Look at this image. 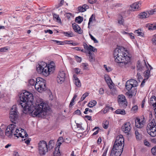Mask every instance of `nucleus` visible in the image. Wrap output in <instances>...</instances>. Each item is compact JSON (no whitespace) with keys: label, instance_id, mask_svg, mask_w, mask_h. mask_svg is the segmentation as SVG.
Segmentation results:
<instances>
[{"label":"nucleus","instance_id":"obj_1","mask_svg":"<svg viewBox=\"0 0 156 156\" xmlns=\"http://www.w3.org/2000/svg\"><path fill=\"white\" fill-rule=\"evenodd\" d=\"M20 100L17 104L20 108H23V111L30 112L33 116L44 117L48 110V105L44 102L40 101L37 102L35 105L33 104L34 99L33 94L27 91L21 94Z\"/></svg>","mask_w":156,"mask_h":156},{"label":"nucleus","instance_id":"obj_2","mask_svg":"<svg viewBox=\"0 0 156 156\" xmlns=\"http://www.w3.org/2000/svg\"><path fill=\"white\" fill-rule=\"evenodd\" d=\"M115 61L119 63V66L122 68H127L131 65L130 58L127 51H122L121 49L116 48L113 53Z\"/></svg>","mask_w":156,"mask_h":156},{"label":"nucleus","instance_id":"obj_3","mask_svg":"<svg viewBox=\"0 0 156 156\" xmlns=\"http://www.w3.org/2000/svg\"><path fill=\"white\" fill-rule=\"evenodd\" d=\"M83 46L85 49L87 50V52L86 53V56L88 57V60L91 62L95 61V56L94 52H97V49L91 45H88L86 43H83Z\"/></svg>","mask_w":156,"mask_h":156},{"label":"nucleus","instance_id":"obj_4","mask_svg":"<svg viewBox=\"0 0 156 156\" xmlns=\"http://www.w3.org/2000/svg\"><path fill=\"white\" fill-rule=\"evenodd\" d=\"M46 81L42 78L37 77L36 79L35 84V89L39 92H42L46 90Z\"/></svg>","mask_w":156,"mask_h":156},{"label":"nucleus","instance_id":"obj_5","mask_svg":"<svg viewBox=\"0 0 156 156\" xmlns=\"http://www.w3.org/2000/svg\"><path fill=\"white\" fill-rule=\"evenodd\" d=\"M147 129L148 133L151 136H156V123L154 119H152L151 122L148 124Z\"/></svg>","mask_w":156,"mask_h":156},{"label":"nucleus","instance_id":"obj_6","mask_svg":"<svg viewBox=\"0 0 156 156\" xmlns=\"http://www.w3.org/2000/svg\"><path fill=\"white\" fill-rule=\"evenodd\" d=\"M38 149L41 156L45 155L48 151V145L46 141L41 140L38 143Z\"/></svg>","mask_w":156,"mask_h":156},{"label":"nucleus","instance_id":"obj_7","mask_svg":"<svg viewBox=\"0 0 156 156\" xmlns=\"http://www.w3.org/2000/svg\"><path fill=\"white\" fill-rule=\"evenodd\" d=\"M9 118L11 121L14 123H16L18 115V112L16 105H13L10 110V112Z\"/></svg>","mask_w":156,"mask_h":156},{"label":"nucleus","instance_id":"obj_8","mask_svg":"<svg viewBox=\"0 0 156 156\" xmlns=\"http://www.w3.org/2000/svg\"><path fill=\"white\" fill-rule=\"evenodd\" d=\"M125 86L126 89L128 91V92L126 93L128 95L132 97L133 95L136 94L137 92L136 89L133 88V85L129 80L127 81Z\"/></svg>","mask_w":156,"mask_h":156},{"label":"nucleus","instance_id":"obj_9","mask_svg":"<svg viewBox=\"0 0 156 156\" xmlns=\"http://www.w3.org/2000/svg\"><path fill=\"white\" fill-rule=\"evenodd\" d=\"M118 102L121 108H125L127 105V101L125 97L122 94L118 95L117 97Z\"/></svg>","mask_w":156,"mask_h":156},{"label":"nucleus","instance_id":"obj_10","mask_svg":"<svg viewBox=\"0 0 156 156\" xmlns=\"http://www.w3.org/2000/svg\"><path fill=\"white\" fill-rule=\"evenodd\" d=\"M16 129V126L14 124L9 125L6 129L5 135L8 137L11 138L13 135L14 131Z\"/></svg>","mask_w":156,"mask_h":156},{"label":"nucleus","instance_id":"obj_11","mask_svg":"<svg viewBox=\"0 0 156 156\" xmlns=\"http://www.w3.org/2000/svg\"><path fill=\"white\" fill-rule=\"evenodd\" d=\"M65 77L66 75L64 72L63 71H60L57 78V82L59 83H62L65 80Z\"/></svg>","mask_w":156,"mask_h":156},{"label":"nucleus","instance_id":"obj_12","mask_svg":"<svg viewBox=\"0 0 156 156\" xmlns=\"http://www.w3.org/2000/svg\"><path fill=\"white\" fill-rule=\"evenodd\" d=\"M50 64L47 65V76H48L50 74L53 73L55 70V67L54 65V63L51 62L50 63Z\"/></svg>","mask_w":156,"mask_h":156},{"label":"nucleus","instance_id":"obj_13","mask_svg":"<svg viewBox=\"0 0 156 156\" xmlns=\"http://www.w3.org/2000/svg\"><path fill=\"white\" fill-rule=\"evenodd\" d=\"M131 128L130 123L129 122H126L124 123L122 127V131L125 133H128Z\"/></svg>","mask_w":156,"mask_h":156},{"label":"nucleus","instance_id":"obj_14","mask_svg":"<svg viewBox=\"0 0 156 156\" xmlns=\"http://www.w3.org/2000/svg\"><path fill=\"white\" fill-rule=\"evenodd\" d=\"M135 125L136 127L141 128L143 126L144 121V119H140L137 118L135 120Z\"/></svg>","mask_w":156,"mask_h":156},{"label":"nucleus","instance_id":"obj_15","mask_svg":"<svg viewBox=\"0 0 156 156\" xmlns=\"http://www.w3.org/2000/svg\"><path fill=\"white\" fill-rule=\"evenodd\" d=\"M124 139L123 136L122 135L117 136L116 138L115 141V143L117 144H122V145L124 146Z\"/></svg>","mask_w":156,"mask_h":156},{"label":"nucleus","instance_id":"obj_16","mask_svg":"<svg viewBox=\"0 0 156 156\" xmlns=\"http://www.w3.org/2000/svg\"><path fill=\"white\" fill-rule=\"evenodd\" d=\"M141 3L140 2H136L133 3L130 5L131 8V10L136 11L139 10V8L141 6Z\"/></svg>","mask_w":156,"mask_h":156},{"label":"nucleus","instance_id":"obj_17","mask_svg":"<svg viewBox=\"0 0 156 156\" xmlns=\"http://www.w3.org/2000/svg\"><path fill=\"white\" fill-rule=\"evenodd\" d=\"M123 151L112 149L110 156H120Z\"/></svg>","mask_w":156,"mask_h":156},{"label":"nucleus","instance_id":"obj_18","mask_svg":"<svg viewBox=\"0 0 156 156\" xmlns=\"http://www.w3.org/2000/svg\"><path fill=\"white\" fill-rule=\"evenodd\" d=\"M44 62L43 61H41L39 62L38 65H37L36 66L37 68V72L41 74V73L42 72V70H41L42 68H43V66H44Z\"/></svg>","mask_w":156,"mask_h":156},{"label":"nucleus","instance_id":"obj_19","mask_svg":"<svg viewBox=\"0 0 156 156\" xmlns=\"http://www.w3.org/2000/svg\"><path fill=\"white\" fill-rule=\"evenodd\" d=\"M124 146L122 145V144H118L114 143L112 149H115V150H122L123 151Z\"/></svg>","mask_w":156,"mask_h":156},{"label":"nucleus","instance_id":"obj_20","mask_svg":"<svg viewBox=\"0 0 156 156\" xmlns=\"http://www.w3.org/2000/svg\"><path fill=\"white\" fill-rule=\"evenodd\" d=\"M89 8V6L85 4L82 6H79L78 7V9L79 12H83Z\"/></svg>","mask_w":156,"mask_h":156},{"label":"nucleus","instance_id":"obj_21","mask_svg":"<svg viewBox=\"0 0 156 156\" xmlns=\"http://www.w3.org/2000/svg\"><path fill=\"white\" fill-rule=\"evenodd\" d=\"M44 66H43V68H42L41 70L43 71L41 73V74L44 75L45 76H47L48 73H47V64L46 63L44 62Z\"/></svg>","mask_w":156,"mask_h":156},{"label":"nucleus","instance_id":"obj_22","mask_svg":"<svg viewBox=\"0 0 156 156\" xmlns=\"http://www.w3.org/2000/svg\"><path fill=\"white\" fill-rule=\"evenodd\" d=\"M138 17L140 19H144L149 17V15L148 14L147 11L141 12L138 15Z\"/></svg>","mask_w":156,"mask_h":156},{"label":"nucleus","instance_id":"obj_23","mask_svg":"<svg viewBox=\"0 0 156 156\" xmlns=\"http://www.w3.org/2000/svg\"><path fill=\"white\" fill-rule=\"evenodd\" d=\"M59 147L57 146L55 147V151L53 153V156H60L61 154L59 150Z\"/></svg>","mask_w":156,"mask_h":156},{"label":"nucleus","instance_id":"obj_24","mask_svg":"<svg viewBox=\"0 0 156 156\" xmlns=\"http://www.w3.org/2000/svg\"><path fill=\"white\" fill-rule=\"evenodd\" d=\"M150 103L152 105L154 108L156 107V98L154 96H152L150 98Z\"/></svg>","mask_w":156,"mask_h":156},{"label":"nucleus","instance_id":"obj_25","mask_svg":"<svg viewBox=\"0 0 156 156\" xmlns=\"http://www.w3.org/2000/svg\"><path fill=\"white\" fill-rule=\"evenodd\" d=\"M104 77L106 83L108 84L109 83L111 85H112V82L110 77L107 75H105Z\"/></svg>","mask_w":156,"mask_h":156},{"label":"nucleus","instance_id":"obj_26","mask_svg":"<svg viewBox=\"0 0 156 156\" xmlns=\"http://www.w3.org/2000/svg\"><path fill=\"white\" fill-rule=\"evenodd\" d=\"M54 142L53 140H50L48 144V151L52 149L54 147Z\"/></svg>","mask_w":156,"mask_h":156},{"label":"nucleus","instance_id":"obj_27","mask_svg":"<svg viewBox=\"0 0 156 156\" xmlns=\"http://www.w3.org/2000/svg\"><path fill=\"white\" fill-rule=\"evenodd\" d=\"M128 80L133 85V88H135V87L138 86V83L136 80L133 79H131Z\"/></svg>","mask_w":156,"mask_h":156},{"label":"nucleus","instance_id":"obj_28","mask_svg":"<svg viewBox=\"0 0 156 156\" xmlns=\"http://www.w3.org/2000/svg\"><path fill=\"white\" fill-rule=\"evenodd\" d=\"M150 71L149 69L146 70L144 73V77L146 79H148L150 76Z\"/></svg>","mask_w":156,"mask_h":156},{"label":"nucleus","instance_id":"obj_29","mask_svg":"<svg viewBox=\"0 0 156 156\" xmlns=\"http://www.w3.org/2000/svg\"><path fill=\"white\" fill-rule=\"evenodd\" d=\"M74 83L76 86L78 87L81 86V83L80 80L78 78H74Z\"/></svg>","mask_w":156,"mask_h":156},{"label":"nucleus","instance_id":"obj_30","mask_svg":"<svg viewBox=\"0 0 156 156\" xmlns=\"http://www.w3.org/2000/svg\"><path fill=\"white\" fill-rule=\"evenodd\" d=\"M83 17L79 16L76 18L75 22L78 23H80L83 21Z\"/></svg>","mask_w":156,"mask_h":156},{"label":"nucleus","instance_id":"obj_31","mask_svg":"<svg viewBox=\"0 0 156 156\" xmlns=\"http://www.w3.org/2000/svg\"><path fill=\"white\" fill-rule=\"evenodd\" d=\"M97 104V102L95 100L90 101L88 104L87 106L90 108H92L95 106Z\"/></svg>","mask_w":156,"mask_h":156},{"label":"nucleus","instance_id":"obj_32","mask_svg":"<svg viewBox=\"0 0 156 156\" xmlns=\"http://www.w3.org/2000/svg\"><path fill=\"white\" fill-rule=\"evenodd\" d=\"M117 114L124 115L126 114L125 111L124 109H118L115 111Z\"/></svg>","mask_w":156,"mask_h":156},{"label":"nucleus","instance_id":"obj_33","mask_svg":"<svg viewBox=\"0 0 156 156\" xmlns=\"http://www.w3.org/2000/svg\"><path fill=\"white\" fill-rule=\"evenodd\" d=\"M134 33L138 36L142 37L144 35V33L141 31V30L140 29L135 30Z\"/></svg>","mask_w":156,"mask_h":156},{"label":"nucleus","instance_id":"obj_34","mask_svg":"<svg viewBox=\"0 0 156 156\" xmlns=\"http://www.w3.org/2000/svg\"><path fill=\"white\" fill-rule=\"evenodd\" d=\"M95 20V14H93L90 18L89 19V22L88 23V26H89L90 24V23H91L92 22L94 21Z\"/></svg>","mask_w":156,"mask_h":156},{"label":"nucleus","instance_id":"obj_35","mask_svg":"<svg viewBox=\"0 0 156 156\" xmlns=\"http://www.w3.org/2000/svg\"><path fill=\"white\" fill-rule=\"evenodd\" d=\"M72 27L73 29L75 32L76 30H78L79 29L80 27L77 24L75 23L72 24Z\"/></svg>","mask_w":156,"mask_h":156},{"label":"nucleus","instance_id":"obj_36","mask_svg":"<svg viewBox=\"0 0 156 156\" xmlns=\"http://www.w3.org/2000/svg\"><path fill=\"white\" fill-rule=\"evenodd\" d=\"M135 134L136 139L138 140H140L142 138V135L140 134L137 131L135 132Z\"/></svg>","mask_w":156,"mask_h":156},{"label":"nucleus","instance_id":"obj_37","mask_svg":"<svg viewBox=\"0 0 156 156\" xmlns=\"http://www.w3.org/2000/svg\"><path fill=\"white\" fill-rule=\"evenodd\" d=\"M53 41L54 42H55L58 45H64V44L65 43H66V44H68V41H66V42L65 43V41H59L56 40H53Z\"/></svg>","mask_w":156,"mask_h":156},{"label":"nucleus","instance_id":"obj_38","mask_svg":"<svg viewBox=\"0 0 156 156\" xmlns=\"http://www.w3.org/2000/svg\"><path fill=\"white\" fill-rule=\"evenodd\" d=\"M63 141V138L62 137H60L58 139L57 141V144H58L57 146L60 147Z\"/></svg>","mask_w":156,"mask_h":156},{"label":"nucleus","instance_id":"obj_39","mask_svg":"<svg viewBox=\"0 0 156 156\" xmlns=\"http://www.w3.org/2000/svg\"><path fill=\"white\" fill-rule=\"evenodd\" d=\"M148 15H149V17L151 15H152L156 12V9H152L151 10L147 11Z\"/></svg>","mask_w":156,"mask_h":156},{"label":"nucleus","instance_id":"obj_40","mask_svg":"<svg viewBox=\"0 0 156 156\" xmlns=\"http://www.w3.org/2000/svg\"><path fill=\"white\" fill-rule=\"evenodd\" d=\"M77 128L80 132H83L84 130V129L82 127L81 125L79 123H76Z\"/></svg>","mask_w":156,"mask_h":156},{"label":"nucleus","instance_id":"obj_41","mask_svg":"<svg viewBox=\"0 0 156 156\" xmlns=\"http://www.w3.org/2000/svg\"><path fill=\"white\" fill-rule=\"evenodd\" d=\"M151 41L153 44L156 45V34L152 36Z\"/></svg>","mask_w":156,"mask_h":156},{"label":"nucleus","instance_id":"obj_42","mask_svg":"<svg viewBox=\"0 0 156 156\" xmlns=\"http://www.w3.org/2000/svg\"><path fill=\"white\" fill-rule=\"evenodd\" d=\"M29 83L30 84V85L33 86H34L35 87V84L36 83V80H35L34 79H30L29 80Z\"/></svg>","mask_w":156,"mask_h":156},{"label":"nucleus","instance_id":"obj_43","mask_svg":"<svg viewBox=\"0 0 156 156\" xmlns=\"http://www.w3.org/2000/svg\"><path fill=\"white\" fill-rule=\"evenodd\" d=\"M64 3V2L63 1V0H60L59 2L55 5L56 8L58 9L59 7L63 5Z\"/></svg>","mask_w":156,"mask_h":156},{"label":"nucleus","instance_id":"obj_44","mask_svg":"<svg viewBox=\"0 0 156 156\" xmlns=\"http://www.w3.org/2000/svg\"><path fill=\"white\" fill-rule=\"evenodd\" d=\"M77 97V95L76 94H75L73 98H72V100H71V101L70 103V104H69L70 106H72L74 104H73V103L74 102V100L76 99V98Z\"/></svg>","mask_w":156,"mask_h":156},{"label":"nucleus","instance_id":"obj_45","mask_svg":"<svg viewBox=\"0 0 156 156\" xmlns=\"http://www.w3.org/2000/svg\"><path fill=\"white\" fill-rule=\"evenodd\" d=\"M53 16L54 19H55L57 21H58L59 20H60L59 16L56 14L53 13Z\"/></svg>","mask_w":156,"mask_h":156},{"label":"nucleus","instance_id":"obj_46","mask_svg":"<svg viewBox=\"0 0 156 156\" xmlns=\"http://www.w3.org/2000/svg\"><path fill=\"white\" fill-rule=\"evenodd\" d=\"M108 121H105L103 123V128L105 129H107L108 127Z\"/></svg>","mask_w":156,"mask_h":156},{"label":"nucleus","instance_id":"obj_47","mask_svg":"<svg viewBox=\"0 0 156 156\" xmlns=\"http://www.w3.org/2000/svg\"><path fill=\"white\" fill-rule=\"evenodd\" d=\"M89 94L88 93H85L82 96L80 100V101H83V100L85 98L88 96V95Z\"/></svg>","mask_w":156,"mask_h":156},{"label":"nucleus","instance_id":"obj_48","mask_svg":"<svg viewBox=\"0 0 156 156\" xmlns=\"http://www.w3.org/2000/svg\"><path fill=\"white\" fill-rule=\"evenodd\" d=\"M138 108V106L136 105H134L132 107L131 111L135 112L137 111Z\"/></svg>","mask_w":156,"mask_h":156},{"label":"nucleus","instance_id":"obj_49","mask_svg":"<svg viewBox=\"0 0 156 156\" xmlns=\"http://www.w3.org/2000/svg\"><path fill=\"white\" fill-rule=\"evenodd\" d=\"M74 71L77 74H82L80 69L77 68L74 69Z\"/></svg>","mask_w":156,"mask_h":156},{"label":"nucleus","instance_id":"obj_50","mask_svg":"<svg viewBox=\"0 0 156 156\" xmlns=\"http://www.w3.org/2000/svg\"><path fill=\"white\" fill-rule=\"evenodd\" d=\"M4 136L3 131L0 128V137L3 139Z\"/></svg>","mask_w":156,"mask_h":156},{"label":"nucleus","instance_id":"obj_51","mask_svg":"<svg viewBox=\"0 0 156 156\" xmlns=\"http://www.w3.org/2000/svg\"><path fill=\"white\" fill-rule=\"evenodd\" d=\"M19 131V130L18 129H17L16 127V129H15L14 131L13 135L15 136L16 137H17V135L19 133L18 132Z\"/></svg>","mask_w":156,"mask_h":156},{"label":"nucleus","instance_id":"obj_52","mask_svg":"<svg viewBox=\"0 0 156 156\" xmlns=\"http://www.w3.org/2000/svg\"><path fill=\"white\" fill-rule=\"evenodd\" d=\"M8 50V47H5L2 48H0V52H5L6 51Z\"/></svg>","mask_w":156,"mask_h":156},{"label":"nucleus","instance_id":"obj_53","mask_svg":"<svg viewBox=\"0 0 156 156\" xmlns=\"http://www.w3.org/2000/svg\"><path fill=\"white\" fill-rule=\"evenodd\" d=\"M110 109L112 110L113 108L109 106L105 108L104 111V113H106Z\"/></svg>","mask_w":156,"mask_h":156},{"label":"nucleus","instance_id":"obj_54","mask_svg":"<svg viewBox=\"0 0 156 156\" xmlns=\"http://www.w3.org/2000/svg\"><path fill=\"white\" fill-rule=\"evenodd\" d=\"M89 112L91 113L93 112L92 110L90 109H89L88 108H85V111L84 112V114H88V112Z\"/></svg>","mask_w":156,"mask_h":156},{"label":"nucleus","instance_id":"obj_55","mask_svg":"<svg viewBox=\"0 0 156 156\" xmlns=\"http://www.w3.org/2000/svg\"><path fill=\"white\" fill-rule=\"evenodd\" d=\"M151 151L153 155H156V146L151 149Z\"/></svg>","mask_w":156,"mask_h":156},{"label":"nucleus","instance_id":"obj_56","mask_svg":"<svg viewBox=\"0 0 156 156\" xmlns=\"http://www.w3.org/2000/svg\"><path fill=\"white\" fill-rule=\"evenodd\" d=\"M104 66L107 72H109L112 70L111 68L109 67H107L106 65H104Z\"/></svg>","mask_w":156,"mask_h":156},{"label":"nucleus","instance_id":"obj_57","mask_svg":"<svg viewBox=\"0 0 156 156\" xmlns=\"http://www.w3.org/2000/svg\"><path fill=\"white\" fill-rule=\"evenodd\" d=\"M75 57L77 62H80L81 61L82 59L80 57L76 55L75 56Z\"/></svg>","mask_w":156,"mask_h":156},{"label":"nucleus","instance_id":"obj_58","mask_svg":"<svg viewBox=\"0 0 156 156\" xmlns=\"http://www.w3.org/2000/svg\"><path fill=\"white\" fill-rule=\"evenodd\" d=\"M124 22V20L122 18V17L121 16V19L120 20H118V23L120 25H122Z\"/></svg>","mask_w":156,"mask_h":156},{"label":"nucleus","instance_id":"obj_59","mask_svg":"<svg viewBox=\"0 0 156 156\" xmlns=\"http://www.w3.org/2000/svg\"><path fill=\"white\" fill-rule=\"evenodd\" d=\"M74 114H76L78 115H81V113L79 109H77L76 111H75L74 112Z\"/></svg>","mask_w":156,"mask_h":156},{"label":"nucleus","instance_id":"obj_60","mask_svg":"<svg viewBox=\"0 0 156 156\" xmlns=\"http://www.w3.org/2000/svg\"><path fill=\"white\" fill-rule=\"evenodd\" d=\"M117 92V90L113 88L112 90V91L111 92V94L113 95H114L116 94Z\"/></svg>","mask_w":156,"mask_h":156},{"label":"nucleus","instance_id":"obj_61","mask_svg":"<svg viewBox=\"0 0 156 156\" xmlns=\"http://www.w3.org/2000/svg\"><path fill=\"white\" fill-rule=\"evenodd\" d=\"M76 32L78 33L79 34H81L83 32V31L81 30V28L80 27V28L78 30H76Z\"/></svg>","mask_w":156,"mask_h":156},{"label":"nucleus","instance_id":"obj_62","mask_svg":"<svg viewBox=\"0 0 156 156\" xmlns=\"http://www.w3.org/2000/svg\"><path fill=\"white\" fill-rule=\"evenodd\" d=\"M152 28L150 26L149 27V29L151 30H156V24L155 25H154L153 26L152 25Z\"/></svg>","mask_w":156,"mask_h":156},{"label":"nucleus","instance_id":"obj_63","mask_svg":"<svg viewBox=\"0 0 156 156\" xmlns=\"http://www.w3.org/2000/svg\"><path fill=\"white\" fill-rule=\"evenodd\" d=\"M137 79L138 80H140L142 79V76L141 75L140 73H137Z\"/></svg>","mask_w":156,"mask_h":156},{"label":"nucleus","instance_id":"obj_64","mask_svg":"<svg viewBox=\"0 0 156 156\" xmlns=\"http://www.w3.org/2000/svg\"><path fill=\"white\" fill-rule=\"evenodd\" d=\"M91 39L94 41L95 43H98V41L93 36H91L90 38Z\"/></svg>","mask_w":156,"mask_h":156}]
</instances>
